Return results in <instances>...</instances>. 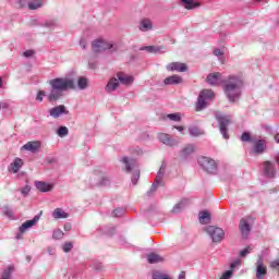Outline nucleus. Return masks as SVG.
I'll return each instance as SVG.
<instances>
[{"instance_id":"31","label":"nucleus","mask_w":279,"mask_h":279,"mask_svg":"<svg viewBox=\"0 0 279 279\" xmlns=\"http://www.w3.org/2000/svg\"><path fill=\"white\" fill-rule=\"evenodd\" d=\"M147 260L150 265H156V263H162L165 260V258L158 254L150 253L147 256Z\"/></svg>"},{"instance_id":"46","label":"nucleus","mask_w":279,"mask_h":279,"mask_svg":"<svg viewBox=\"0 0 279 279\" xmlns=\"http://www.w3.org/2000/svg\"><path fill=\"white\" fill-rule=\"evenodd\" d=\"M31 191H32V187L29 185H26L20 190V193L23 195V197H27Z\"/></svg>"},{"instance_id":"55","label":"nucleus","mask_w":279,"mask_h":279,"mask_svg":"<svg viewBox=\"0 0 279 279\" xmlns=\"http://www.w3.org/2000/svg\"><path fill=\"white\" fill-rule=\"evenodd\" d=\"M24 58H32L34 56V50H26L23 52Z\"/></svg>"},{"instance_id":"30","label":"nucleus","mask_w":279,"mask_h":279,"mask_svg":"<svg viewBox=\"0 0 279 279\" xmlns=\"http://www.w3.org/2000/svg\"><path fill=\"white\" fill-rule=\"evenodd\" d=\"M21 167H23V159L15 158L14 161L10 165V170L13 173H19V171H21Z\"/></svg>"},{"instance_id":"7","label":"nucleus","mask_w":279,"mask_h":279,"mask_svg":"<svg viewBox=\"0 0 279 279\" xmlns=\"http://www.w3.org/2000/svg\"><path fill=\"white\" fill-rule=\"evenodd\" d=\"M205 232H207L214 243H221V241H223V238L226 236V232L223 231V229L215 226H208L205 229Z\"/></svg>"},{"instance_id":"45","label":"nucleus","mask_w":279,"mask_h":279,"mask_svg":"<svg viewBox=\"0 0 279 279\" xmlns=\"http://www.w3.org/2000/svg\"><path fill=\"white\" fill-rule=\"evenodd\" d=\"M131 154L133 156H143V148L136 146V147L131 149Z\"/></svg>"},{"instance_id":"50","label":"nucleus","mask_w":279,"mask_h":279,"mask_svg":"<svg viewBox=\"0 0 279 279\" xmlns=\"http://www.w3.org/2000/svg\"><path fill=\"white\" fill-rule=\"evenodd\" d=\"M29 0H17L20 8H29Z\"/></svg>"},{"instance_id":"36","label":"nucleus","mask_w":279,"mask_h":279,"mask_svg":"<svg viewBox=\"0 0 279 279\" xmlns=\"http://www.w3.org/2000/svg\"><path fill=\"white\" fill-rule=\"evenodd\" d=\"M41 27H46V29L51 31V29L58 27V21H56V20H47L46 22H44L41 24Z\"/></svg>"},{"instance_id":"51","label":"nucleus","mask_w":279,"mask_h":279,"mask_svg":"<svg viewBox=\"0 0 279 279\" xmlns=\"http://www.w3.org/2000/svg\"><path fill=\"white\" fill-rule=\"evenodd\" d=\"M239 265H241V259H235L230 264V269L232 271V269H236V267H239Z\"/></svg>"},{"instance_id":"8","label":"nucleus","mask_w":279,"mask_h":279,"mask_svg":"<svg viewBox=\"0 0 279 279\" xmlns=\"http://www.w3.org/2000/svg\"><path fill=\"white\" fill-rule=\"evenodd\" d=\"M252 223H254L252 216H246L240 220L239 229L243 239L250 236V232H252Z\"/></svg>"},{"instance_id":"38","label":"nucleus","mask_w":279,"mask_h":279,"mask_svg":"<svg viewBox=\"0 0 279 279\" xmlns=\"http://www.w3.org/2000/svg\"><path fill=\"white\" fill-rule=\"evenodd\" d=\"M189 133L191 136H194V137L202 136L204 134V132H202L197 126L189 128Z\"/></svg>"},{"instance_id":"43","label":"nucleus","mask_w":279,"mask_h":279,"mask_svg":"<svg viewBox=\"0 0 279 279\" xmlns=\"http://www.w3.org/2000/svg\"><path fill=\"white\" fill-rule=\"evenodd\" d=\"M125 215V209L117 208L112 211V217H123Z\"/></svg>"},{"instance_id":"9","label":"nucleus","mask_w":279,"mask_h":279,"mask_svg":"<svg viewBox=\"0 0 279 279\" xmlns=\"http://www.w3.org/2000/svg\"><path fill=\"white\" fill-rule=\"evenodd\" d=\"M264 151H267V141L257 140L250 150V156H263Z\"/></svg>"},{"instance_id":"6","label":"nucleus","mask_w":279,"mask_h":279,"mask_svg":"<svg viewBox=\"0 0 279 279\" xmlns=\"http://www.w3.org/2000/svg\"><path fill=\"white\" fill-rule=\"evenodd\" d=\"M197 162L199 167H202V169L207 173H211V174L217 173V161H215V159L210 157L202 156V157H198Z\"/></svg>"},{"instance_id":"10","label":"nucleus","mask_w":279,"mask_h":279,"mask_svg":"<svg viewBox=\"0 0 279 279\" xmlns=\"http://www.w3.org/2000/svg\"><path fill=\"white\" fill-rule=\"evenodd\" d=\"M226 82H228V78L223 77V74L219 72L210 73L207 76V84L210 86H221V84L226 85Z\"/></svg>"},{"instance_id":"49","label":"nucleus","mask_w":279,"mask_h":279,"mask_svg":"<svg viewBox=\"0 0 279 279\" xmlns=\"http://www.w3.org/2000/svg\"><path fill=\"white\" fill-rule=\"evenodd\" d=\"M251 252H252V247L247 246V247H245L244 250H242V251L240 252V256H241L242 258H245V256H247V254H250Z\"/></svg>"},{"instance_id":"59","label":"nucleus","mask_w":279,"mask_h":279,"mask_svg":"<svg viewBox=\"0 0 279 279\" xmlns=\"http://www.w3.org/2000/svg\"><path fill=\"white\" fill-rule=\"evenodd\" d=\"M64 230H65V231L71 230V225H65V226H64Z\"/></svg>"},{"instance_id":"25","label":"nucleus","mask_w":279,"mask_h":279,"mask_svg":"<svg viewBox=\"0 0 279 279\" xmlns=\"http://www.w3.org/2000/svg\"><path fill=\"white\" fill-rule=\"evenodd\" d=\"M181 3L185 10H197L201 8V3L195 0H181Z\"/></svg>"},{"instance_id":"4","label":"nucleus","mask_w":279,"mask_h":279,"mask_svg":"<svg viewBox=\"0 0 279 279\" xmlns=\"http://www.w3.org/2000/svg\"><path fill=\"white\" fill-rule=\"evenodd\" d=\"M120 162L124 165L126 173H132V171H134L132 177V184L136 186V184H138V180H141V170L138 169V161L130 157H122L120 159Z\"/></svg>"},{"instance_id":"53","label":"nucleus","mask_w":279,"mask_h":279,"mask_svg":"<svg viewBox=\"0 0 279 279\" xmlns=\"http://www.w3.org/2000/svg\"><path fill=\"white\" fill-rule=\"evenodd\" d=\"M93 269H95L96 271H102L104 265H101L100 263H96L94 264Z\"/></svg>"},{"instance_id":"62","label":"nucleus","mask_w":279,"mask_h":279,"mask_svg":"<svg viewBox=\"0 0 279 279\" xmlns=\"http://www.w3.org/2000/svg\"><path fill=\"white\" fill-rule=\"evenodd\" d=\"M89 68H90V69H95V64L89 63Z\"/></svg>"},{"instance_id":"34","label":"nucleus","mask_w":279,"mask_h":279,"mask_svg":"<svg viewBox=\"0 0 279 279\" xmlns=\"http://www.w3.org/2000/svg\"><path fill=\"white\" fill-rule=\"evenodd\" d=\"M45 5V0H32L28 2V10H38Z\"/></svg>"},{"instance_id":"12","label":"nucleus","mask_w":279,"mask_h":279,"mask_svg":"<svg viewBox=\"0 0 279 279\" xmlns=\"http://www.w3.org/2000/svg\"><path fill=\"white\" fill-rule=\"evenodd\" d=\"M217 121L219 122L220 133L223 138L228 140V126L230 125V119L227 116H218Z\"/></svg>"},{"instance_id":"28","label":"nucleus","mask_w":279,"mask_h":279,"mask_svg":"<svg viewBox=\"0 0 279 279\" xmlns=\"http://www.w3.org/2000/svg\"><path fill=\"white\" fill-rule=\"evenodd\" d=\"M165 47L162 46H143L140 51H147L148 53H159Z\"/></svg>"},{"instance_id":"17","label":"nucleus","mask_w":279,"mask_h":279,"mask_svg":"<svg viewBox=\"0 0 279 279\" xmlns=\"http://www.w3.org/2000/svg\"><path fill=\"white\" fill-rule=\"evenodd\" d=\"M267 276V267L263 263V258L257 259L256 262V278L264 279Z\"/></svg>"},{"instance_id":"52","label":"nucleus","mask_w":279,"mask_h":279,"mask_svg":"<svg viewBox=\"0 0 279 279\" xmlns=\"http://www.w3.org/2000/svg\"><path fill=\"white\" fill-rule=\"evenodd\" d=\"M214 56H216L217 58H223V51H221V49L217 48L214 50Z\"/></svg>"},{"instance_id":"32","label":"nucleus","mask_w":279,"mask_h":279,"mask_svg":"<svg viewBox=\"0 0 279 279\" xmlns=\"http://www.w3.org/2000/svg\"><path fill=\"white\" fill-rule=\"evenodd\" d=\"M198 219L199 223H210V213L207 210L199 211Z\"/></svg>"},{"instance_id":"37","label":"nucleus","mask_w":279,"mask_h":279,"mask_svg":"<svg viewBox=\"0 0 279 279\" xmlns=\"http://www.w3.org/2000/svg\"><path fill=\"white\" fill-rule=\"evenodd\" d=\"M77 86L80 88V90H86V88H88V78L81 76L77 80Z\"/></svg>"},{"instance_id":"1","label":"nucleus","mask_w":279,"mask_h":279,"mask_svg":"<svg viewBox=\"0 0 279 279\" xmlns=\"http://www.w3.org/2000/svg\"><path fill=\"white\" fill-rule=\"evenodd\" d=\"M50 86V93L47 95V92L39 90L36 95V101L43 104V99L47 97V100L50 104L60 101L64 97V93L68 90H75V80L72 77H56L48 82Z\"/></svg>"},{"instance_id":"48","label":"nucleus","mask_w":279,"mask_h":279,"mask_svg":"<svg viewBox=\"0 0 279 279\" xmlns=\"http://www.w3.org/2000/svg\"><path fill=\"white\" fill-rule=\"evenodd\" d=\"M232 276H234V270H227L221 275L220 279H230Z\"/></svg>"},{"instance_id":"14","label":"nucleus","mask_w":279,"mask_h":279,"mask_svg":"<svg viewBox=\"0 0 279 279\" xmlns=\"http://www.w3.org/2000/svg\"><path fill=\"white\" fill-rule=\"evenodd\" d=\"M49 114H50V117H52V119H60V117H62L64 114H69V110L66 109V107L64 105H59V106L51 108L49 110Z\"/></svg>"},{"instance_id":"19","label":"nucleus","mask_w":279,"mask_h":279,"mask_svg":"<svg viewBox=\"0 0 279 279\" xmlns=\"http://www.w3.org/2000/svg\"><path fill=\"white\" fill-rule=\"evenodd\" d=\"M118 81L120 84H122L123 86H130V84L134 83V76L132 75H128L123 72H119L117 74Z\"/></svg>"},{"instance_id":"41","label":"nucleus","mask_w":279,"mask_h":279,"mask_svg":"<svg viewBox=\"0 0 279 279\" xmlns=\"http://www.w3.org/2000/svg\"><path fill=\"white\" fill-rule=\"evenodd\" d=\"M153 279H171V277H169V275L167 274H162L158 270L153 272Z\"/></svg>"},{"instance_id":"2","label":"nucleus","mask_w":279,"mask_h":279,"mask_svg":"<svg viewBox=\"0 0 279 279\" xmlns=\"http://www.w3.org/2000/svg\"><path fill=\"white\" fill-rule=\"evenodd\" d=\"M241 88H243V78L240 75H229L223 85V93L230 104L241 99Z\"/></svg>"},{"instance_id":"40","label":"nucleus","mask_w":279,"mask_h":279,"mask_svg":"<svg viewBox=\"0 0 279 279\" xmlns=\"http://www.w3.org/2000/svg\"><path fill=\"white\" fill-rule=\"evenodd\" d=\"M64 238V232L61 229H56L52 232V239H54V241H60V239Z\"/></svg>"},{"instance_id":"29","label":"nucleus","mask_w":279,"mask_h":279,"mask_svg":"<svg viewBox=\"0 0 279 279\" xmlns=\"http://www.w3.org/2000/svg\"><path fill=\"white\" fill-rule=\"evenodd\" d=\"M53 219H69V213L64 211L62 208H56L52 211Z\"/></svg>"},{"instance_id":"3","label":"nucleus","mask_w":279,"mask_h":279,"mask_svg":"<svg viewBox=\"0 0 279 279\" xmlns=\"http://www.w3.org/2000/svg\"><path fill=\"white\" fill-rule=\"evenodd\" d=\"M117 49H119V46L114 41L107 40L104 37H98L92 41V51L94 53H104L105 51L114 53Z\"/></svg>"},{"instance_id":"20","label":"nucleus","mask_w":279,"mask_h":279,"mask_svg":"<svg viewBox=\"0 0 279 279\" xmlns=\"http://www.w3.org/2000/svg\"><path fill=\"white\" fill-rule=\"evenodd\" d=\"M35 186L40 193H49L53 191V184L44 181H36Z\"/></svg>"},{"instance_id":"35","label":"nucleus","mask_w":279,"mask_h":279,"mask_svg":"<svg viewBox=\"0 0 279 279\" xmlns=\"http://www.w3.org/2000/svg\"><path fill=\"white\" fill-rule=\"evenodd\" d=\"M2 214H3L5 217H8V219H11L12 221L15 219V217H14V210H12L11 207L8 206V205H4V206L2 207Z\"/></svg>"},{"instance_id":"23","label":"nucleus","mask_w":279,"mask_h":279,"mask_svg":"<svg viewBox=\"0 0 279 279\" xmlns=\"http://www.w3.org/2000/svg\"><path fill=\"white\" fill-rule=\"evenodd\" d=\"M140 32H151L154 29V23L149 19H143L138 24Z\"/></svg>"},{"instance_id":"13","label":"nucleus","mask_w":279,"mask_h":279,"mask_svg":"<svg viewBox=\"0 0 279 279\" xmlns=\"http://www.w3.org/2000/svg\"><path fill=\"white\" fill-rule=\"evenodd\" d=\"M167 71L169 72H177V73H186L189 71V66L186 63L182 62H171L166 65Z\"/></svg>"},{"instance_id":"57","label":"nucleus","mask_w":279,"mask_h":279,"mask_svg":"<svg viewBox=\"0 0 279 279\" xmlns=\"http://www.w3.org/2000/svg\"><path fill=\"white\" fill-rule=\"evenodd\" d=\"M179 279H186V272L181 271V272L179 274Z\"/></svg>"},{"instance_id":"58","label":"nucleus","mask_w":279,"mask_h":279,"mask_svg":"<svg viewBox=\"0 0 279 279\" xmlns=\"http://www.w3.org/2000/svg\"><path fill=\"white\" fill-rule=\"evenodd\" d=\"M175 130H178V132H183L184 131V126H174Z\"/></svg>"},{"instance_id":"15","label":"nucleus","mask_w":279,"mask_h":279,"mask_svg":"<svg viewBox=\"0 0 279 279\" xmlns=\"http://www.w3.org/2000/svg\"><path fill=\"white\" fill-rule=\"evenodd\" d=\"M43 216V211H40L38 215H36L32 220L25 221L21 227H20V232L23 234L25 230H29V228H34L38 221H40V217Z\"/></svg>"},{"instance_id":"54","label":"nucleus","mask_w":279,"mask_h":279,"mask_svg":"<svg viewBox=\"0 0 279 279\" xmlns=\"http://www.w3.org/2000/svg\"><path fill=\"white\" fill-rule=\"evenodd\" d=\"M47 252L49 256H56V247L54 246H48Z\"/></svg>"},{"instance_id":"33","label":"nucleus","mask_w":279,"mask_h":279,"mask_svg":"<svg viewBox=\"0 0 279 279\" xmlns=\"http://www.w3.org/2000/svg\"><path fill=\"white\" fill-rule=\"evenodd\" d=\"M14 272V266L9 265L3 271L0 279H12V274Z\"/></svg>"},{"instance_id":"63","label":"nucleus","mask_w":279,"mask_h":279,"mask_svg":"<svg viewBox=\"0 0 279 279\" xmlns=\"http://www.w3.org/2000/svg\"><path fill=\"white\" fill-rule=\"evenodd\" d=\"M16 239H21V233H19V234L16 235Z\"/></svg>"},{"instance_id":"22","label":"nucleus","mask_w":279,"mask_h":279,"mask_svg":"<svg viewBox=\"0 0 279 279\" xmlns=\"http://www.w3.org/2000/svg\"><path fill=\"white\" fill-rule=\"evenodd\" d=\"M163 84L166 86H175L178 84H182V76L178 74H173L171 76H168L163 80Z\"/></svg>"},{"instance_id":"21","label":"nucleus","mask_w":279,"mask_h":279,"mask_svg":"<svg viewBox=\"0 0 279 279\" xmlns=\"http://www.w3.org/2000/svg\"><path fill=\"white\" fill-rule=\"evenodd\" d=\"M119 86H121L119 78L111 77L105 87V93H114Z\"/></svg>"},{"instance_id":"56","label":"nucleus","mask_w":279,"mask_h":279,"mask_svg":"<svg viewBox=\"0 0 279 279\" xmlns=\"http://www.w3.org/2000/svg\"><path fill=\"white\" fill-rule=\"evenodd\" d=\"M87 43H86V39H81L80 40V47L82 48V49H86V47H87Z\"/></svg>"},{"instance_id":"44","label":"nucleus","mask_w":279,"mask_h":279,"mask_svg":"<svg viewBox=\"0 0 279 279\" xmlns=\"http://www.w3.org/2000/svg\"><path fill=\"white\" fill-rule=\"evenodd\" d=\"M167 117L170 119V121H182V117L180 116V113H170Z\"/></svg>"},{"instance_id":"5","label":"nucleus","mask_w":279,"mask_h":279,"mask_svg":"<svg viewBox=\"0 0 279 279\" xmlns=\"http://www.w3.org/2000/svg\"><path fill=\"white\" fill-rule=\"evenodd\" d=\"M210 99H215V92L213 89H203L197 98L196 112H202L208 106Z\"/></svg>"},{"instance_id":"60","label":"nucleus","mask_w":279,"mask_h":279,"mask_svg":"<svg viewBox=\"0 0 279 279\" xmlns=\"http://www.w3.org/2000/svg\"><path fill=\"white\" fill-rule=\"evenodd\" d=\"M276 143H279V133L275 135Z\"/></svg>"},{"instance_id":"26","label":"nucleus","mask_w":279,"mask_h":279,"mask_svg":"<svg viewBox=\"0 0 279 279\" xmlns=\"http://www.w3.org/2000/svg\"><path fill=\"white\" fill-rule=\"evenodd\" d=\"M192 154H195V145L187 144L184 148H182L180 156H181V158L186 159Z\"/></svg>"},{"instance_id":"39","label":"nucleus","mask_w":279,"mask_h":279,"mask_svg":"<svg viewBox=\"0 0 279 279\" xmlns=\"http://www.w3.org/2000/svg\"><path fill=\"white\" fill-rule=\"evenodd\" d=\"M58 136L60 138H64V136H69V128L66 126H60L57 131Z\"/></svg>"},{"instance_id":"42","label":"nucleus","mask_w":279,"mask_h":279,"mask_svg":"<svg viewBox=\"0 0 279 279\" xmlns=\"http://www.w3.org/2000/svg\"><path fill=\"white\" fill-rule=\"evenodd\" d=\"M61 250L65 253L69 254V252H71V250H73V242H64L61 245Z\"/></svg>"},{"instance_id":"47","label":"nucleus","mask_w":279,"mask_h":279,"mask_svg":"<svg viewBox=\"0 0 279 279\" xmlns=\"http://www.w3.org/2000/svg\"><path fill=\"white\" fill-rule=\"evenodd\" d=\"M241 141L243 143H250L252 141V135H250V133H247V132H244L241 135Z\"/></svg>"},{"instance_id":"11","label":"nucleus","mask_w":279,"mask_h":279,"mask_svg":"<svg viewBox=\"0 0 279 279\" xmlns=\"http://www.w3.org/2000/svg\"><path fill=\"white\" fill-rule=\"evenodd\" d=\"M166 169H167V166L165 163H162L159 171L157 172L155 182L151 184L150 190L147 192V195H151L156 191V189H158V186L162 185V178H165Z\"/></svg>"},{"instance_id":"27","label":"nucleus","mask_w":279,"mask_h":279,"mask_svg":"<svg viewBox=\"0 0 279 279\" xmlns=\"http://www.w3.org/2000/svg\"><path fill=\"white\" fill-rule=\"evenodd\" d=\"M22 148L34 154L40 149V142H28Z\"/></svg>"},{"instance_id":"18","label":"nucleus","mask_w":279,"mask_h":279,"mask_svg":"<svg viewBox=\"0 0 279 279\" xmlns=\"http://www.w3.org/2000/svg\"><path fill=\"white\" fill-rule=\"evenodd\" d=\"M264 174L266 175V178H276V165L271 161H265Z\"/></svg>"},{"instance_id":"61","label":"nucleus","mask_w":279,"mask_h":279,"mask_svg":"<svg viewBox=\"0 0 279 279\" xmlns=\"http://www.w3.org/2000/svg\"><path fill=\"white\" fill-rule=\"evenodd\" d=\"M3 87V78L0 77V88Z\"/></svg>"},{"instance_id":"24","label":"nucleus","mask_w":279,"mask_h":279,"mask_svg":"<svg viewBox=\"0 0 279 279\" xmlns=\"http://www.w3.org/2000/svg\"><path fill=\"white\" fill-rule=\"evenodd\" d=\"M186 206H189V199L183 198L180 201V203H178L173 206L171 213H173V215H178L181 211H183L184 208H186Z\"/></svg>"},{"instance_id":"64","label":"nucleus","mask_w":279,"mask_h":279,"mask_svg":"<svg viewBox=\"0 0 279 279\" xmlns=\"http://www.w3.org/2000/svg\"><path fill=\"white\" fill-rule=\"evenodd\" d=\"M166 52H167V50H162V51H161V53H166Z\"/></svg>"},{"instance_id":"16","label":"nucleus","mask_w":279,"mask_h":279,"mask_svg":"<svg viewBox=\"0 0 279 279\" xmlns=\"http://www.w3.org/2000/svg\"><path fill=\"white\" fill-rule=\"evenodd\" d=\"M158 140L160 141V143L167 145L168 147H175V145H178V141L172 138L171 135L167 133H160L158 135Z\"/></svg>"}]
</instances>
